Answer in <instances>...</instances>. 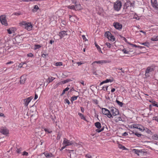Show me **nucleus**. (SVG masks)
Here are the masks:
<instances>
[{
    "label": "nucleus",
    "instance_id": "nucleus-42",
    "mask_svg": "<svg viewBox=\"0 0 158 158\" xmlns=\"http://www.w3.org/2000/svg\"><path fill=\"white\" fill-rule=\"evenodd\" d=\"M129 3H125L124 6V9H127V7L129 6Z\"/></svg>",
    "mask_w": 158,
    "mask_h": 158
},
{
    "label": "nucleus",
    "instance_id": "nucleus-60",
    "mask_svg": "<svg viewBox=\"0 0 158 158\" xmlns=\"http://www.w3.org/2000/svg\"><path fill=\"white\" fill-rule=\"evenodd\" d=\"M103 130V129L100 130L99 129H97L96 130V131L97 132L99 133L101 132V131H102Z\"/></svg>",
    "mask_w": 158,
    "mask_h": 158
},
{
    "label": "nucleus",
    "instance_id": "nucleus-57",
    "mask_svg": "<svg viewBox=\"0 0 158 158\" xmlns=\"http://www.w3.org/2000/svg\"><path fill=\"white\" fill-rule=\"evenodd\" d=\"M77 63L78 64V66H79L84 64V63L83 62H77Z\"/></svg>",
    "mask_w": 158,
    "mask_h": 158
},
{
    "label": "nucleus",
    "instance_id": "nucleus-63",
    "mask_svg": "<svg viewBox=\"0 0 158 158\" xmlns=\"http://www.w3.org/2000/svg\"><path fill=\"white\" fill-rule=\"evenodd\" d=\"M81 112L82 113H84V111H85V109H84V108H83L82 107H81Z\"/></svg>",
    "mask_w": 158,
    "mask_h": 158
},
{
    "label": "nucleus",
    "instance_id": "nucleus-12",
    "mask_svg": "<svg viewBox=\"0 0 158 158\" xmlns=\"http://www.w3.org/2000/svg\"><path fill=\"white\" fill-rule=\"evenodd\" d=\"M67 31H62L60 32L59 35L60 37V38L61 39L65 35H67Z\"/></svg>",
    "mask_w": 158,
    "mask_h": 158
},
{
    "label": "nucleus",
    "instance_id": "nucleus-64",
    "mask_svg": "<svg viewBox=\"0 0 158 158\" xmlns=\"http://www.w3.org/2000/svg\"><path fill=\"white\" fill-rule=\"evenodd\" d=\"M0 116L1 117H5L4 114L3 113H0Z\"/></svg>",
    "mask_w": 158,
    "mask_h": 158
},
{
    "label": "nucleus",
    "instance_id": "nucleus-31",
    "mask_svg": "<svg viewBox=\"0 0 158 158\" xmlns=\"http://www.w3.org/2000/svg\"><path fill=\"white\" fill-rule=\"evenodd\" d=\"M139 43L140 44L144 45L146 46H148V45H149V43L148 42H145L143 43L139 42Z\"/></svg>",
    "mask_w": 158,
    "mask_h": 158
},
{
    "label": "nucleus",
    "instance_id": "nucleus-45",
    "mask_svg": "<svg viewBox=\"0 0 158 158\" xmlns=\"http://www.w3.org/2000/svg\"><path fill=\"white\" fill-rule=\"evenodd\" d=\"M116 102L120 106H123V104L122 102H120V101L118 100H116Z\"/></svg>",
    "mask_w": 158,
    "mask_h": 158
},
{
    "label": "nucleus",
    "instance_id": "nucleus-32",
    "mask_svg": "<svg viewBox=\"0 0 158 158\" xmlns=\"http://www.w3.org/2000/svg\"><path fill=\"white\" fill-rule=\"evenodd\" d=\"M132 133L133 134H134L136 135L138 137H139L141 136L142 135L136 132H135L134 131H133Z\"/></svg>",
    "mask_w": 158,
    "mask_h": 158
},
{
    "label": "nucleus",
    "instance_id": "nucleus-52",
    "mask_svg": "<svg viewBox=\"0 0 158 158\" xmlns=\"http://www.w3.org/2000/svg\"><path fill=\"white\" fill-rule=\"evenodd\" d=\"M152 120H156L158 122V117L156 116L153 117L152 118Z\"/></svg>",
    "mask_w": 158,
    "mask_h": 158
},
{
    "label": "nucleus",
    "instance_id": "nucleus-48",
    "mask_svg": "<svg viewBox=\"0 0 158 158\" xmlns=\"http://www.w3.org/2000/svg\"><path fill=\"white\" fill-rule=\"evenodd\" d=\"M7 31L8 32V33H9V34H11L12 33V29L10 28L9 29H8L7 30Z\"/></svg>",
    "mask_w": 158,
    "mask_h": 158
},
{
    "label": "nucleus",
    "instance_id": "nucleus-35",
    "mask_svg": "<svg viewBox=\"0 0 158 158\" xmlns=\"http://www.w3.org/2000/svg\"><path fill=\"white\" fill-rule=\"evenodd\" d=\"M67 7L68 8L71 9H75V6L74 5L68 6Z\"/></svg>",
    "mask_w": 158,
    "mask_h": 158
},
{
    "label": "nucleus",
    "instance_id": "nucleus-51",
    "mask_svg": "<svg viewBox=\"0 0 158 158\" xmlns=\"http://www.w3.org/2000/svg\"><path fill=\"white\" fill-rule=\"evenodd\" d=\"M48 55V54L42 53L41 54V56L43 58H45L46 56Z\"/></svg>",
    "mask_w": 158,
    "mask_h": 158
},
{
    "label": "nucleus",
    "instance_id": "nucleus-44",
    "mask_svg": "<svg viewBox=\"0 0 158 158\" xmlns=\"http://www.w3.org/2000/svg\"><path fill=\"white\" fill-rule=\"evenodd\" d=\"M105 36L109 39V31H107L105 34Z\"/></svg>",
    "mask_w": 158,
    "mask_h": 158
},
{
    "label": "nucleus",
    "instance_id": "nucleus-40",
    "mask_svg": "<svg viewBox=\"0 0 158 158\" xmlns=\"http://www.w3.org/2000/svg\"><path fill=\"white\" fill-rule=\"evenodd\" d=\"M152 103L153 104V106L158 107V104L156 103V102L153 101Z\"/></svg>",
    "mask_w": 158,
    "mask_h": 158
},
{
    "label": "nucleus",
    "instance_id": "nucleus-39",
    "mask_svg": "<svg viewBox=\"0 0 158 158\" xmlns=\"http://www.w3.org/2000/svg\"><path fill=\"white\" fill-rule=\"evenodd\" d=\"M22 151V148H17L16 150V152L18 153H21V152Z\"/></svg>",
    "mask_w": 158,
    "mask_h": 158
},
{
    "label": "nucleus",
    "instance_id": "nucleus-47",
    "mask_svg": "<svg viewBox=\"0 0 158 158\" xmlns=\"http://www.w3.org/2000/svg\"><path fill=\"white\" fill-rule=\"evenodd\" d=\"M144 131H145L147 133H150L151 132L150 130L147 128H144Z\"/></svg>",
    "mask_w": 158,
    "mask_h": 158
},
{
    "label": "nucleus",
    "instance_id": "nucleus-19",
    "mask_svg": "<svg viewBox=\"0 0 158 158\" xmlns=\"http://www.w3.org/2000/svg\"><path fill=\"white\" fill-rule=\"evenodd\" d=\"M55 78L52 77H48L47 80V81L48 83L52 82L53 80L55 79Z\"/></svg>",
    "mask_w": 158,
    "mask_h": 158
},
{
    "label": "nucleus",
    "instance_id": "nucleus-11",
    "mask_svg": "<svg viewBox=\"0 0 158 158\" xmlns=\"http://www.w3.org/2000/svg\"><path fill=\"white\" fill-rule=\"evenodd\" d=\"M31 100L32 98L31 97L24 99V102L25 106H27L29 103L31 102Z\"/></svg>",
    "mask_w": 158,
    "mask_h": 158
},
{
    "label": "nucleus",
    "instance_id": "nucleus-56",
    "mask_svg": "<svg viewBox=\"0 0 158 158\" xmlns=\"http://www.w3.org/2000/svg\"><path fill=\"white\" fill-rule=\"evenodd\" d=\"M82 38H83V40H84L85 41H86L87 40V39L85 37V36L84 35H82Z\"/></svg>",
    "mask_w": 158,
    "mask_h": 158
},
{
    "label": "nucleus",
    "instance_id": "nucleus-54",
    "mask_svg": "<svg viewBox=\"0 0 158 158\" xmlns=\"http://www.w3.org/2000/svg\"><path fill=\"white\" fill-rule=\"evenodd\" d=\"M21 13H20L15 12L12 15H14L16 16H19L21 15Z\"/></svg>",
    "mask_w": 158,
    "mask_h": 158
},
{
    "label": "nucleus",
    "instance_id": "nucleus-18",
    "mask_svg": "<svg viewBox=\"0 0 158 158\" xmlns=\"http://www.w3.org/2000/svg\"><path fill=\"white\" fill-rule=\"evenodd\" d=\"M25 81L26 78H25V77L23 76H21L20 81V84H23L25 83Z\"/></svg>",
    "mask_w": 158,
    "mask_h": 158
},
{
    "label": "nucleus",
    "instance_id": "nucleus-2",
    "mask_svg": "<svg viewBox=\"0 0 158 158\" xmlns=\"http://www.w3.org/2000/svg\"><path fill=\"white\" fill-rule=\"evenodd\" d=\"M119 114L118 110L114 107L109 108V118L113 117Z\"/></svg>",
    "mask_w": 158,
    "mask_h": 158
},
{
    "label": "nucleus",
    "instance_id": "nucleus-3",
    "mask_svg": "<svg viewBox=\"0 0 158 158\" xmlns=\"http://www.w3.org/2000/svg\"><path fill=\"white\" fill-rule=\"evenodd\" d=\"M0 132L2 134L7 135L9 134V131L6 127H1L0 128Z\"/></svg>",
    "mask_w": 158,
    "mask_h": 158
},
{
    "label": "nucleus",
    "instance_id": "nucleus-50",
    "mask_svg": "<svg viewBox=\"0 0 158 158\" xmlns=\"http://www.w3.org/2000/svg\"><path fill=\"white\" fill-rule=\"evenodd\" d=\"M108 88V86H105L103 87L102 89L104 91H106L107 90Z\"/></svg>",
    "mask_w": 158,
    "mask_h": 158
},
{
    "label": "nucleus",
    "instance_id": "nucleus-41",
    "mask_svg": "<svg viewBox=\"0 0 158 158\" xmlns=\"http://www.w3.org/2000/svg\"><path fill=\"white\" fill-rule=\"evenodd\" d=\"M123 52L124 53L126 54H127L129 53V51L125 49H123L122 50Z\"/></svg>",
    "mask_w": 158,
    "mask_h": 158
},
{
    "label": "nucleus",
    "instance_id": "nucleus-8",
    "mask_svg": "<svg viewBox=\"0 0 158 158\" xmlns=\"http://www.w3.org/2000/svg\"><path fill=\"white\" fill-rule=\"evenodd\" d=\"M132 152L139 156H141L145 153L142 150L134 149L132 150Z\"/></svg>",
    "mask_w": 158,
    "mask_h": 158
},
{
    "label": "nucleus",
    "instance_id": "nucleus-4",
    "mask_svg": "<svg viewBox=\"0 0 158 158\" xmlns=\"http://www.w3.org/2000/svg\"><path fill=\"white\" fill-rule=\"evenodd\" d=\"M0 21L2 25L6 26L8 25L6 20V16L5 15H2L0 16Z\"/></svg>",
    "mask_w": 158,
    "mask_h": 158
},
{
    "label": "nucleus",
    "instance_id": "nucleus-1",
    "mask_svg": "<svg viewBox=\"0 0 158 158\" xmlns=\"http://www.w3.org/2000/svg\"><path fill=\"white\" fill-rule=\"evenodd\" d=\"M19 25L28 31H31L33 27L31 23H27L25 21H23L19 23Z\"/></svg>",
    "mask_w": 158,
    "mask_h": 158
},
{
    "label": "nucleus",
    "instance_id": "nucleus-17",
    "mask_svg": "<svg viewBox=\"0 0 158 158\" xmlns=\"http://www.w3.org/2000/svg\"><path fill=\"white\" fill-rule=\"evenodd\" d=\"M153 70V68L151 67H148L146 71V75H147V74L148 73H149L150 72H152Z\"/></svg>",
    "mask_w": 158,
    "mask_h": 158
},
{
    "label": "nucleus",
    "instance_id": "nucleus-43",
    "mask_svg": "<svg viewBox=\"0 0 158 158\" xmlns=\"http://www.w3.org/2000/svg\"><path fill=\"white\" fill-rule=\"evenodd\" d=\"M22 155L23 156H27L28 155V153L27 152H26L25 151H24L23 152Z\"/></svg>",
    "mask_w": 158,
    "mask_h": 158
},
{
    "label": "nucleus",
    "instance_id": "nucleus-24",
    "mask_svg": "<svg viewBox=\"0 0 158 158\" xmlns=\"http://www.w3.org/2000/svg\"><path fill=\"white\" fill-rule=\"evenodd\" d=\"M42 46L40 44H35L34 45V49L36 50L37 49H39Z\"/></svg>",
    "mask_w": 158,
    "mask_h": 158
},
{
    "label": "nucleus",
    "instance_id": "nucleus-14",
    "mask_svg": "<svg viewBox=\"0 0 158 158\" xmlns=\"http://www.w3.org/2000/svg\"><path fill=\"white\" fill-rule=\"evenodd\" d=\"M102 112L104 114L106 115L109 117V110L106 108H102Z\"/></svg>",
    "mask_w": 158,
    "mask_h": 158
},
{
    "label": "nucleus",
    "instance_id": "nucleus-16",
    "mask_svg": "<svg viewBox=\"0 0 158 158\" xmlns=\"http://www.w3.org/2000/svg\"><path fill=\"white\" fill-rule=\"evenodd\" d=\"M77 17L75 15L71 16L69 15V20L71 22L74 23L77 19Z\"/></svg>",
    "mask_w": 158,
    "mask_h": 158
},
{
    "label": "nucleus",
    "instance_id": "nucleus-21",
    "mask_svg": "<svg viewBox=\"0 0 158 158\" xmlns=\"http://www.w3.org/2000/svg\"><path fill=\"white\" fill-rule=\"evenodd\" d=\"M95 126L98 129H100L101 127V123L99 122L95 123Z\"/></svg>",
    "mask_w": 158,
    "mask_h": 158
},
{
    "label": "nucleus",
    "instance_id": "nucleus-27",
    "mask_svg": "<svg viewBox=\"0 0 158 158\" xmlns=\"http://www.w3.org/2000/svg\"><path fill=\"white\" fill-rule=\"evenodd\" d=\"M78 114L81 117V119H83L85 120H86V119L85 116L83 114L80 113H78Z\"/></svg>",
    "mask_w": 158,
    "mask_h": 158
},
{
    "label": "nucleus",
    "instance_id": "nucleus-22",
    "mask_svg": "<svg viewBox=\"0 0 158 158\" xmlns=\"http://www.w3.org/2000/svg\"><path fill=\"white\" fill-rule=\"evenodd\" d=\"M71 81L72 80H71L70 79H68L66 80H64V81H61L60 83L62 84H64Z\"/></svg>",
    "mask_w": 158,
    "mask_h": 158
},
{
    "label": "nucleus",
    "instance_id": "nucleus-33",
    "mask_svg": "<svg viewBox=\"0 0 158 158\" xmlns=\"http://www.w3.org/2000/svg\"><path fill=\"white\" fill-rule=\"evenodd\" d=\"M110 36V40L111 41L113 42L115 41V37L114 36H113L112 35H110L109 34V37Z\"/></svg>",
    "mask_w": 158,
    "mask_h": 158
},
{
    "label": "nucleus",
    "instance_id": "nucleus-6",
    "mask_svg": "<svg viewBox=\"0 0 158 158\" xmlns=\"http://www.w3.org/2000/svg\"><path fill=\"white\" fill-rule=\"evenodd\" d=\"M122 6V4L119 1H117L114 5V9L117 11H119L121 9Z\"/></svg>",
    "mask_w": 158,
    "mask_h": 158
},
{
    "label": "nucleus",
    "instance_id": "nucleus-10",
    "mask_svg": "<svg viewBox=\"0 0 158 158\" xmlns=\"http://www.w3.org/2000/svg\"><path fill=\"white\" fill-rule=\"evenodd\" d=\"M151 2L153 7L158 10V5L156 0H151Z\"/></svg>",
    "mask_w": 158,
    "mask_h": 158
},
{
    "label": "nucleus",
    "instance_id": "nucleus-62",
    "mask_svg": "<svg viewBox=\"0 0 158 158\" xmlns=\"http://www.w3.org/2000/svg\"><path fill=\"white\" fill-rule=\"evenodd\" d=\"M127 135H128L127 133L126 132H125L124 133H123V134L122 135L123 136H126Z\"/></svg>",
    "mask_w": 158,
    "mask_h": 158
},
{
    "label": "nucleus",
    "instance_id": "nucleus-9",
    "mask_svg": "<svg viewBox=\"0 0 158 158\" xmlns=\"http://www.w3.org/2000/svg\"><path fill=\"white\" fill-rule=\"evenodd\" d=\"M114 26L117 29L120 30L122 27V25L118 22L114 23L113 24Z\"/></svg>",
    "mask_w": 158,
    "mask_h": 158
},
{
    "label": "nucleus",
    "instance_id": "nucleus-5",
    "mask_svg": "<svg viewBox=\"0 0 158 158\" xmlns=\"http://www.w3.org/2000/svg\"><path fill=\"white\" fill-rule=\"evenodd\" d=\"M131 128L138 129L142 132L144 131L145 127L140 125L133 124L131 125Z\"/></svg>",
    "mask_w": 158,
    "mask_h": 158
},
{
    "label": "nucleus",
    "instance_id": "nucleus-30",
    "mask_svg": "<svg viewBox=\"0 0 158 158\" xmlns=\"http://www.w3.org/2000/svg\"><path fill=\"white\" fill-rule=\"evenodd\" d=\"M152 139L154 140H158V135L155 134L152 136Z\"/></svg>",
    "mask_w": 158,
    "mask_h": 158
},
{
    "label": "nucleus",
    "instance_id": "nucleus-58",
    "mask_svg": "<svg viewBox=\"0 0 158 158\" xmlns=\"http://www.w3.org/2000/svg\"><path fill=\"white\" fill-rule=\"evenodd\" d=\"M27 56L30 57H32L33 56V54L32 53H29L27 54Z\"/></svg>",
    "mask_w": 158,
    "mask_h": 158
},
{
    "label": "nucleus",
    "instance_id": "nucleus-25",
    "mask_svg": "<svg viewBox=\"0 0 158 158\" xmlns=\"http://www.w3.org/2000/svg\"><path fill=\"white\" fill-rule=\"evenodd\" d=\"M130 45H131V46H132L133 47H138L140 49H142L144 47L143 46H137V45L135 44H129Z\"/></svg>",
    "mask_w": 158,
    "mask_h": 158
},
{
    "label": "nucleus",
    "instance_id": "nucleus-26",
    "mask_svg": "<svg viewBox=\"0 0 158 158\" xmlns=\"http://www.w3.org/2000/svg\"><path fill=\"white\" fill-rule=\"evenodd\" d=\"M61 135H62L61 133L60 132H59L58 133V134L57 135L56 139L57 140H59L60 139V138L61 136Z\"/></svg>",
    "mask_w": 158,
    "mask_h": 158
},
{
    "label": "nucleus",
    "instance_id": "nucleus-46",
    "mask_svg": "<svg viewBox=\"0 0 158 158\" xmlns=\"http://www.w3.org/2000/svg\"><path fill=\"white\" fill-rule=\"evenodd\" d=\"M115 120L116 122H118V121H121L122 120V118L120 117H118L117 118L116 117V119H115Z\"/></svg>",
    "mask_w": 158,
    "mask_h": 158
},
{
    "label": "nucleus",
    "instance_id": "nucleus-61",
    "mask_svg": "<svg viewBox=\"0 0 158 158\" xmlns=\"http://www.w3.org/2000/svg\"><path fill=\"white\" fill-rule=\"evenodd\" d=\"M24 63H20L18 66L20 68H21L22 67Z\"/></svg>",
    "mask_w": 158,
    "mask_h": 158
},
{
    "label": "nucleus",
    "instance_id": "nucleus-59",
    "mask_svg": "<svg viewBox=\"0 0 158 158\" xmlns=\"http://www.w3.org/2000/svg\"><path fill=\"white\" fill-rule=\"evenodd\" d=\"M93 101L96 104H97L98 103V101L97 99H93Z\"/></svg>",
    "mask_w": 158,
    "mask_h": 158
},
{
    "label": "nucleus",
    "instance_id": "nucleus-28",
    "mask_svg": "<svg viewBox=\"0 0 158 158\" xmlns=\"http://www.w3.org/2000/svg\"><path fill=\"white\" fill-rule=\"evenodd\" d=\"M151 40L152 41H156L158 40V36H155L152 38Z\"/></svg>",
    "mask_w": 158,
    "mask_h": 158
},
{
    "label": "nucleus",
    "instance_id": "nucleus-23",
    "mask_svg": "<svg viewBox=\"0 0 158 158\" xmlns=\"http://www.w3.org/2000/svg\"><path fill=\"white\" fill-rule=\"evenodd\" d=\"M78 96H73L71 97V101L73 102L75 100H76L77 99V98Z\"/></svg>",
    "mask_w": 158,
    "mask_h": 158
},
{
    "label": "nucleus",
    "instance_id": "nucleus-7",
    "mask_svg": "<svg viewBox=\"0 0 158 158\" xmlns=\"http://www.w3.org/2000/svg\"><path fill=\"white\" fill-rule=\"evenodd\" d=\"M73 141H70L65 138L64 139L63 143V145H65V146H70L73 144Z\"/></svg>",
    "mask_w": 158,
    "mask_h": 158
},
{
    "label": "nucleus",
    "instance_id": "nucleus-37",
    "mask_svg": "<svg viewBox=\"0 0 158 158\" xmlns=\"http://www.w3.org/2000/svg\"><path fill=\"white\" fill-rule=\"evenodd\" d=\"M63 65L62 63L61 62H56L55 63V65L56 66H60Z\"/></svg>",
    "mask_w": 158,
    "mask_h": 158
},
{
    "label": "nucleus",
    "instance_id": "nucleus-36",
    "mask_svg": "<svg viewBox=\"0 0 158 158\" xmlns=\"http://www.w3.org/2000/svg\"><path fill=\"white\" fill-rule=\"evenodd\" d=\"M108 82H109V79H106V80L104 81H102V82H101L100 85H101L103 84L104 83H107Z\"/></svg>",
    "mask_w": 158,
    "mask_h": 158
},
{
    "label": "nucleus",
    "instance_id": "nucleus-29",
    "mask_svg": "<svg viewBox=\"0 0 158 158\" xmlns=\"http://www.w3.org/2000/svg\"><path fill=\"white\" fill-rule=\"evenodd\" d=\"M95 46L97 48V49L98 50V51L99 52H101L102 53V52L101 50V48H100V47H99V45H98L96 42H95Z\"/></svg>",
    "mask_w": 158,
    "mask_h": 158
},
{
    "label": "nucleus",
    "instance_id": "nucleus-34",
    "mask_svg": "<svg viewBox=\"0 0 158 158\" xmlns=\"http://www.w3.org/2000/svg\"><path fill=\"white\" fill-rule=\"evenodd\" d=\"M44 130L46 132H48V133H51L52 132L51 130L47 128H44Z\"/></svg>",
    "mask_w": 158,
    "mask_h": 158
},
{
    "label": "nucleus",
    "instance_id": "nucleus-20",
    "mask_svg": "<svg viewBox=\"0 0 158 158\" xmlns=\"http://www.w3.org/2000/svg\"><path fill=\"white\" fill-rule=\"evenodd\" d=\"M75 9L77 10H80L82 9L81 5L80 4L76 5Z\"/></svg>",
    "mask_w": 158,
    "mask_h": 158
},
{
    "label": "nucleus",
    "instance_id": "nucleus-53",
    "mask_svg": "<svg viewBox=\"0 0 158 158\" xmlns=\"http://www.w3.org/2000/svg\"><path fill=\"white\" fill-rule=\"evenodd\" d=\"M61 23L63 25H65L67 23L66 21L64 20H62Z\"/></svg>",
    "mask_w": 158,
    "mask_h": 158
},
{
    "label": "nucleus",
    "instance_id": "nucleus-15",
    "mask_svg": "<svg viewBox=\"0 0 158 158\" xmlns=\"http://www.w3.org/2000/svg\"><path fill=\"white\" fill-rule=\"evenodd\" d=\"M45 156L47 158H50L53 156V155L51 153H48L47 152H45L44 153Z\"/></svg>",
    "mask_w": 158,
    "mask_h": 158
},
{
    "label": "nucleus",
    "instance_id": "nucleus-38",
    "mask_svg": "<svg viewBox=\"0 0 158 158\" xmlns=\"http://www.w3.org/2000/svg\"><path fill=\"white\" fill-rule=\"evenodd\" d=\"M39 8L38 6L37 5H35V6L33 10H34V11H36Z\"/></svg>",
    "mask_w": 158,
    "mask_h": 158
},
{
    "label": "nucleus",
    "instance_id": "nucleus-13",
    "mask_svg": "<svg viewBox=\"0 0 158 158\" xmlns=\"http://www.w3.org/2000/svg\"><path fill=\"white\" fill-rule=\"evenodd\" d=\"M108 63L107 60H99V61H95L94 62H93V63L94 64V63H96L98 64H100L101 65H102L106 63Z\"/></svg>",
    "mask_w": 158,
    "mask_h": 158
},
{
    "label": "nucleus",
    "instance_id": "nucleus-49",
    "mask_svg": "<svg viewBox=\"0 0 158 158\" xmlns=\"http://www.w3.org/2000/svg\"><path fill=\"white\" fill-rule=\"evenodd\" d=\"M118 148L120 149H125L126 148L125 147L121 145H118Z\"/></svg>",
    "mask_w": 158,
    "mask_h": 158
},
{
    "label": "nucleus",
    "instance_id": "nucleus-55",
    "mask_svg": "<svg viewBox=\"0 0 158 158\" xmlns=\"http://www.w3.org/2000/svg\"><path fill=\"white\" fill-rule=\"evenodd\" d=\"M64 101L65 103H68V104L69 105L70 104V102L68 99H65Z\"/></svg>",
    "mask_w": 158,
    "mask_h": 158
}]
</instances>
